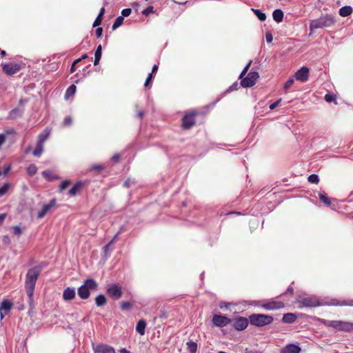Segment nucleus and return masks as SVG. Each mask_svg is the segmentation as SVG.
<instances>
[{
	"label": "nucleus",
	"mask_w": 353,
	"mask_h": 353,
	"mask_svg": "<svg viewBox=\"0 0 353 353\" xmlns=\"http://www.w3.org/2000/svg\"><path fill=\"white\" fill-rule=\"evenodd\" d=\"M259 78V74L257 72H250L246 77L241 79V85L243 88L252 87Z\"/></svg>",
	"instance_id": "8"
},
{
	"label": "nucleus",
	"mask_w": 353,
	"mask_h": 353,
	"mask_svg": "<svg viewBox=\"0 0 353 353\" xmlns=\"http://www.w3.org/2000/svg\"><path fill=\"white\" fill-rule=\"evenodd\" d=\"M123 20H124V19H123V17H121V16L118 17L115 19V21H114V23H113L112 26V29L113 30H116L117 28H119V26H121L123 24Z\"/></svg>",
	"instance_id": "33"
},
{
	"label": "nucleus",
	"mask_w": 353,
	"mask_h": 353,
	"mask_svg": "<svg viewBox=\"0 0 353 353\" xmlns=\"http://www.w3.org/2000/svg\"><path fill=\"white\" fill-rule=\"evenodd\" d=\"M153 79H154V76H153L152 73H150L149 75L148 76V77L145 80V84H144L145 88L149 87V85L152 83Z\"/></svg>",
	"instance_id": "41"
},
{
	"label": "nucleus",
	"mask_w": 353,
	"mask_h": 353,
	"mask_svg": "<svg viewBox=\"0 0 353 353\" xmlns=\"http://www.w3.org/2000/svg\"><path fill=\"white\" fill-rule=\"evenodd\" d=\"M10 184L9 183H5L3 186L0 188V196H2L5 195L10 188Z\"/></svg>",
	"instance_id": "37"
},
{
	"label": "nucleus",
	"mask_w": 353,
	"mask_h": 353,
	"mask_svg": "<svg viewBox=\"0 0 353 353\" xmlns=\"http://www.w3.org/2000/svg\"><path fill=\"white\" fill-rule=\"evenodd\" d=\"M85 185V183L84 182H82V181H78L77 183H76L74 184V185L70 189V190L69 191V194L71 196H74L75 195H77L78 193H79L83 186Z\"/></svg>",
	"instance_id": "19"
},
{
	"label": "nucleus",
	"mask_w": 353,
	"mask_h": 353,
	"mask_svg": "<svg viewBox=\"0 0 353 353\" xmlns=\"http://www.w3.org/2000/svg\"><path fill=\"white\" fill-rule=\"evenodd\" d=\"M6 214H0V225L2 224V223L3 222L5 218H6Z\"/></svg>",
	"instance_id": "58"
},
{
	"label": "nucleus",
	"mask_w": 353,
	"mask_h": 353,
	"mask_svg": "<svg viewBox=\"0 0 353 353\" xmlns=\"http://www.w3.org/2000/svg\"><path fill=\"white\" fill-rule=\"evenodd\" d=\"M1 65L3 71L9 76L17 73L21 69V65L17 63H1Z\"/></svg>",
	"instance_id": "13"
},
{
	"label": "nucleus",
	"mask_w": 353,
	"mask_h": 353,
	"mask_svg": "<svg viewBox=\"0 0 353 353\" xmlns=\"http://www.w3.org/2000/svg\"><path fill=\"white\" fill-rule=\"evenodd\" d=\"M294 83V80L293 79H290L285 82L283 87L285 92L293 85Z\"/></svg>",
	"instance_id": "43"
},
{
	"label": "nucleus",
	"mask_w": 353,
	"mask_h": 353,
	"mask_svg": "<svg viewBox=\"0 0 353 353\" xmlns=\"http://www.w3.org/2000/svg\"><path fill=\"white\" fill-rule=\"evenodd\" d=\"M95 303L97 306H103L106 304L107 299L103 294H99L95 298Z\"/></svg>",
	"instance_id": "28"
},
{
	"label": "nucleus",
	"mask_w": 353,
	"mask_h": 353,
	"mask_svg": "<svg viewBox=\"0 0 353 353\" xmlns=\"http://www.w3.org/2000/svg\"><path fill=\"white\" fill-rule=\"evenodd\" d=\"M294 293V290L292 287H289L288 288V290H286L285 293V294H290L291 295H292Z\"/></svg>",
	"instance_id": "57"
},
{
	"label": "nucleus",
	"mask_w": 353,
	"mask_h": 353,
	"mask_svg": "<svg viewBox=\"0 0 353 353\" xmlns=\"http://www.w3.org/2000/svg\"><path fill=\"white\" fill-rule=\"evenodd\" d=\"M308 181L312 183H318L319 182V178L317 174H312L308 176Z\"/></svg>",
	"instance_id": "38"
},
{
	"label": "nucleus",
	"mask_w": 353,
	"mask_h": 353,
	"mask_svg": "<svg viewBox=\"0 0 353 353\" xmlns=\"http://www.w3.org/2000/svg\"><path fill=\"white\" fill-rule=\"evenodd\" d=\"M249 321V319L239 316L233 321L232 327L238 331H243L248 326Z\"/></svg>",
	"instance_id": "12"
},
{
	"label": "nucleus",
	"mask_w": 353,
	"mask_h": 353,
	"mask_svg": "<svg viewBox=\"0 0 353 353\" xmlns=\"http://www.w3.org/2000/svg\"><path fill=\"white\" fill-rule=\"evenodd\" d=\"M296 320V316L293 313L285 314L282 318V321L285 323H292Z\"/></svg>",
	"instance_id": "22"
},
{
	"label": "nucleus",
	"mask_w": 353,
	"mask_h": 353,
	"mask_svg": "<svg viewBox=\"0 0 353 353\" xmlns=\"http://www.w3.org/2000/svg\"><path fill=\"white\" fill-rule=\"evenodd\" d=\"M75 64L74 63H72V66H71V68H70V72L71 73H73L75 72Z\"/></svg>",
	"instance_id": "61"
},
{
	"label": "nucleus",
	"mask_w": 353,
	"mask_h": 353,
	"mask_svg": "<svg viewBox=\"0 0 353 353\" xmlns=\"http://www.w3.org/2000/svg\"><path fill=\"white\" fill-rule=\"evenodd\" d=\"M10 169H11L10 165H7L6 166H5L3 168V174L5 176L7 175L9 173Z\"/></svg>",
	"instance_id": "52"
},
{
	"label": "nucleus",
	"mask_w": 353,
	"mask_h": 353,
	"mask_svg": "<svg viewBox=\"0 0 353 353\" xmlns=\"http://www.w3.org/2000/svg\"><path fill=\"white\" fill-rule=\"evenodd\" d=\"M281 99H279L277 100L276 101H275L274 103H272L270 105V110H274V108H276L279 104L281 103Z\"/></svg>",
	"instance_id": "51"
},
{
	"label": "nucleus",
	"mask_w": 353,
	"mask_h": 353,
	"mask_svg": "<svg viewBox=\"0 0 353 353\" xmlns=\"http://www.w3.org/2000/svg\"><path fill=\"white\" fill-rule=\"evenodd\" d=\"M300 303L302 305L305 307H316L319 305V301L314 297L303 298Z\"/></svg>",
	"instance_id": "18"
},
{
	"label": "nucleus",
	"mask_w": 353,
	"mask_h": 353,
	"mask_svg": "<svg viewBox=\"0 0 353 353\" xmlns=\"http://www.w3.org/2000/svg\"><path fill=\"white\" fill-rule=\"evenodd\" d=\"M254 14H256V16L258 17V19L261 21H263L266 19V15L265 13L262 12L261 10H253Z\"/></svg>",
	"instance_id": "35"
},
{
	"label": "nucleus",
	"mask_w": 353,
	"mask_h": 353,
	"mask_svg": "<svg viewBox=\"0 0 353 353\" xmlns=\"http://www.w3.org/2000/svg\"><path fill=\"white\" fill-rule=\"evenodd\" d=\"M132 12V10L130 8H125L122 10L121 12V14H122V16L121 17H128Z\"/></svg>",
	"instance_id": "45"
},
{
	"label": "nucleus",
	"mask_w": 353,
	"mask_h": 353,
	"mask_svg": "<svg viewBox=\"0 0 353 353\" xmlns=\"http://www.w3.org/2000/svg\"><path fill=\"white\" fill-rule=\"evenodd\" d=\"M103 165H92L91 168H90V170H96L97 172H100L102 170H103Z\"/></svg>",
	"instance_id": "46"
},
{
	"label": "nucleus",
	"mask_w": 353,
	"mask_h": 353,
	"mask_svg": "<svg viewBox=\"0 0 353 353\" xmlns=\"http://www.w3.org/2000/svg\"><path fill=\"white\" fill-rule=\"evenodd\" d=\"M77 90V87L75 85L72 84L70 85L68 89L66 90L65 94V98L68 99L74 95Z\"/></svg>",
	"instance_id": "29"
},
{
	"label": "nucleus",
	"mask_w": 353,
	"mask_h": 353,
	"mask_svg": "<svg viewBox=\"0 0 353 353\" xmlns=\"http://www.w3.org/2000/svg\"><path fill=\"white\" fill-rule=\"evenodd\" d=\"M319 199L324 203V204L327 206H330L332 204L331 199L327 196V194L325 192L320 193L319 194Z\"/></svg>",
	"instance_id": "26"
},
{
	"label": "nucleus",
	"mask_w": 353,
	"mask_h": 353,
	"mask_svg": "<svg viewBox=\"0 0 353 353\" xmlns=\"http://www.w3.org/2000/svg\"><path fill=\"white\" fill-rule=\"evenodd\" d=\"M212 322L214 326L222 327L230 324L232 320L224 315L214 314Z\"/></svg>",
	"instance_id": "9"
},
{
	"label": "nucleus",
	"mask_w": 353,
	"mask_h": 353,
	"mask_svg": "<svg viewBox=\"0 0 353 353\" xmlns=\"http://www.w3.org/2000/svg\"><path fill=\"white\" fill-rule=\"evenodd\" d=\"M325 324L339 331H353V323L343 321H328Z\"/></svg>",
	"instance_id": "6"
},
{
	"label": "nucleus",
	"mask_w": 353,
	"mask_h": 353,
	"mask_svg": "<svg viewBox=\"0 0 353 353\" xmlns=\"http://www.w3.org/2000/svg\"><path fill=\"white\" fill-rule=\"evenodd\" d=\"M41 267L34 266L28 270L25 281V287L29 297L32 296L35 288L36 282L41 274Z\"/></svg>",
	"instance_id": "2"
},
{
	"label": "nucleus",
	"mask_w": 353,
	"mask_h": 353,
	"mask_svg": "<svg viewBox=\"0 0 353 353\" xmlns=\"http://www.w3.org/2000/svg\"><path fill=\"white\" fill-rule=\"evenodd\" d=\"M120 154H115L113 155V157H112V160L115 162V163H118L120 160Z\"/></svg>",
	"instance_id": "55"
},
{
	"label": "nucleus",
	"mask_w": 353,
	"mask_h": 353,
	"mask_svg": "<svg viewBox=\"0 0 353 353\" xmlns=\"http://www.w3.org/2000/svg\"><path fill=\"white\" fill-rule=\"evenodd\" d=\"M81 61V57H80V58H79V59H76V60L73 62V63H74V64L76 65L77 63H79V62H80Z\"/></svg>",
	"instance_id": "63"
},
{
	"label": "nucleus",
	"mask_w": 353,
	"mask_h": 353,
	"mask_svg": "<svg viewBox=\"0 0 353 353\" xmlns=\"http://www.w3.org/2000/svg\"><path fill=\"white\" fill-rule=\"evenodd\" d=\"M324 98L326 102L331 103L336 100V95L332 94H326Z\"/></svg>",
	"instance_id": "40"
},
{
	"label": "nucleus",
	"mask_w": 353,
	"mask_h": 353,
	"mask_svg": "<svg viewBox=\"0 0 353 353\" xmlns=\"http://www.w3.org/2000/svg\"><path fill=\"white\" fill-rule=\"evenodd\" d=\"M13 233L15 235H19L21 234V229L19 226H14L13 228Z\"/></svg>",
	"instance_id": "50"
},
{
	"label": "nucleus",
	"mask_w": 353,
	"mask_h": 353,
	"mask_svg": "<svg viewBox=\"0 0 353 353\" xmlns=\"http://www.w3.org/2000/svg\"><path fill=\"white\" fill-rule=\"evenodd\" d=\"M132 307V303L130 301H122L121 303V309L122 310H127Z\"/></svg>",
	"instance_id": "36"
},
{
	"label": "nucleus",
	"mask_w": 353,
	"mask_h": 353,
	"mask_svg": "<svg viewBox=\"0 0 353 353\" xmlns=\"http://www.w3.org/2000/svg\"><path fill=\"white\" fill-rule=\"evenodd\" d=\"M251 63H252V61H250L247 65L244 68V69L243 70V71L241 72V73L239 75V79H242L245 75V74L248 72L250 65H251Z\"/></svg>",
	"instance_id": "42"
},
{
	"label": "nucleus",
	"mask_w": 353,
	"mask_h": 353,
	"mask_svg": "<svg viewBox=\"0 0 353 353\" xmlns=\"http://www.w3.org/2000/svg\"><path fill=\"white\" fill-rule=\"evenodd\" d=\"M121 233V231H119V232L116 234V235L114 236V238H113V239L110 241V243L113 244V243L116 241V240H117V237L119 236V235Z\"/></svg>",
	"instance_id": "56"
},
{
	"label": "nucleus",
	"mask_w": 353,
	"mask_h": 353,
	"mask_svg": "<svg viewBox=\"0 0 353 353\" xmlns=\"http://www.w3.org/2000/svg\"><path fill=\"white\" fill-rule=\"evenodd\" d=\"M0 54L2 56V57H4L6 56V52L5 50H1V52H0Z\"/></svg>",
	"instance_id": "64"
},
{
	"label": "nucleus",
	"mask_w": 353,
	"mask_h": 353,
	"mask_svg": "<svg viewBox=\"0 0 353 353\" xmlns=\"http://www.w3.org/2000/svg\"><path fill=\"white\" fill-rule=\"evenodd\" d=\"M288 353H300L301 347L294 344H290L286 347Z\"/></svg>",
	"instance_id": "31"
},
{
	"label": "nucleus",
	"mask_w": 353,
	"mask_h": 353,
	"mask_svg": "<svg viewBox=\"0 0 353 353\" xmlns=\"http://www.w3.org/2000/svg\"><path fill=\"white\" fill-rule=\"evenodd\" d=\"M102 33H103V29L102 28H97V30H96V36L97 38H100L102 35Z\"/></svg>",
	"instance_id": "53"
},
{
	"label": "nucleus",
	"mask_w": 353,
	"mask_h": 353,
	"mask_svg": "<svg viewBox=\"0 0 353 353\" xmlns=\"http://www.w3.org/2000/svg\"><path fill=\"white\" fill-rule=\"evenodd\" d=\"M12 305H13V303L11 301H8V300H4L1 303L0 310H3L5 312H8L12 309Z\"/></svg>",
	"instance_id": "30"
},
{
	"label": "nucleus",
	"mask_w": 353,
	"mask_h": 353,
	"mask_svg": "<svg viewBox=\"0 0 353 353\" xmlns=\"http://www.w3.org/2000/svg\"><path fill=\"white\" fill-rule=\"evenodd\" d=\"M249 321L252 325L263 327L270 325L274 318L272 316L264 314H252L249 316Z\"/></svg>",
	"instance_id": "5"
},
{
	"label": "nucleus",
	"mask_w": 353,
	"mask_h": 353,
	"mask_svg": "<svg viewBox=\"0 0 353 353\" xmlns=\"http://www.w3.org/2000/svg\"><path fill=\"white\" fill-rule=\"evenodd\" d=\"M261 306L266 310H275L284 307L285 304L282 301H270L263 303Z\"/></svg>",
	"instance_id": "15"
},
{
	"label": "nucleus",
	"mask_w": 353,
	"mask_h": 353,
	"mask_svg": "<svg viewBox=\"0 0 353 353\" xmlns=\"http://www.w3.org/2000/svg\"><path fill=\"white\" fill-rule=\"evenodd\" d=\"M75 296L76 292L73 288L67 287L63 292V299L65 301L73 300Z\"/></svg>",
	"instance_id": "17"
},
{
	"label": "nucleus",
	"mask_w": 353,
	"mask_h": 353,
	"mask_svg": "<svg viewBox=\"0 0 353 353\" xmlns=\"http://www.w3.org/2000/svg\"><path fill=\"white\" fill-rule=\"evenodd\" d=\"M121 353H131L130 351L127 350L125 348H122L120 350Z\"/></svg>",
	"instance_id": "62"
},
{
	"label": "nucleus",
	"mask_w": 353,
	"mask_h": 353,
	"mask_svg": "<svg viewBox=\"0 0 353 353\" xmlns=\"http://www.w3.org/2000/svg\"><path fill=\"white\" fill-rule=\"evenodd\" d=\"M92 347L94 353H116L114 349L107 344L99 343L95 345L92 343Z\"/></svg>",
	"instance_id": "14"
},
{
	"label": "nucleus",
	"mask_w": 353,
	"mask_h": 353,
	"mask_svg": "<svg viewBox=\"0 0 353 353\" xmlns=\"http://www.w3.org/2000/svg\"><path fill=\"white\" fill-rule=\"evenodd\" d=\"M158 68H159V67H158V65H153V67H152V72H151V73H152V74H153L154 73H155V72L157 71Z\"/></svg>",
	"instance_id": "59"
},
{
	"label": "nucleus",
	"mask_w": 353,
	"mask_h": 353,
	"mask_svg": "<svg viewBox=\"0 0 353 353\" xmlns=\"http://www.w3.org/2000/svg\"><path fill=\"white\" fill-rule=\"evenodd\" d=\"M265 39L268 43H271L273 40V36L271 32H266Z\"/></svg>",
	"instance_id": "48"
},
{
	"label": "nucleus",
	"mask_w": 353,
	"mask_h": 353,
	"mask_svg": "<svg viewBox=\"0 0 353 353\" xmlns=\"http://www.w3.org/2000/svg\"><path fill=\"white\" fill-rule=\"evenodd\" d=\"M98 288V284L93 279H88L78 288V295L81 299H88L90 296V291H96Z\"/></svg>",
	"instance_id": "4"
},
{
	"label": "nucleus",
	"mask_w": 353,
	"mask_h": 353,
	"mask_svg": "<svg viewBox=\"0 0 353 353\" xmlns=\"http://www.w3.org/2000/svg\"><path fill=\"white\" fill-rule=\"evenodd\" d=\"M50 130L46 128L43 132L41 133L37 137L36 148L32 152L34 157H40L43 150V143L50 135Z\"/></svg>",
	"instance_id": "7"
},
{
	"label": "nucleus",
	"mask_w": 353,
	"mask_h": 353,
	"mask_svg": "<svg viewBox=\"0 0 353 353\" xmlns=\"http://www.w3.org/2000/svg\"><path fill=\"white\" fill-rule=\"evenodd\" d=\"M108 294L114 300L119 299L122 296L121 287L118 284H112L107 289Z\"/></svg>",
	"instance_id": "10"
},
{
	"label": "nucleus",
	"mask_w": 353,
	"mask_h": 353,
	"mask_svg": "<svg viewBox=\"0 0 353 353\" xmlns=\"http://www.w3.org/2000/svg\"><path fill=\"white\" fill-rule=\"evenodd\" d=\"M205 117V113L203 111L197 109L187 110L181 118V128L184 130H190L196 124L198 119L202 123Z\"/></svg>",
	"instance_id": "1"
},
{
	"label": "nucleus",
	"mask_w": 353,
	"mask_h": 353,
	"mask_svg": "<svg viewBox=\"0 0 353 353\" xmlns=\"http://www.w3.org/2000/svg\"><path fill=\"white\" fill-rule=\"evenodd\" d=\"M296 80L301 82H306L309 77V69L307 67H302L294 74Z\"/></svg>",
	"instance_id": "16"
},
{
	"label": "nucleus",
	"mask_w": 353,
	"mask_h": 353,
	"mask_svg": "<svg viewBox=\"0 0 353 353\" xmlns=\"http://www.w3.org/2000/svg\"><path fill=\"white\" fill-rule=\"evenodd\" d=\"M27 174L29 176L34 175L37 172V168L34 164H30L26 169Z\"/></svg>",
	"instance_id": "34"
},
{
	"label": "nucleus",
	"mask_w": 353,
	"mask_h": 353,
	"mask_svg": "<svg viewBox=\"0 0 353 353\" xmlns=\"http://www.w3.org/2000/svg\"><path fill=\"white\" fill-rule=\"evenodd\" d=\"M42 176L49 181H54L58 177L50 170H45L42 172Z\"/></svg>",
	"instance_id": "25"
},
{
	"label": "nucleus",
	"mask_w": 353,
	"mask_h": 353,
	"mask_svg": "<svg viewBox=\"0 0 353 353\" xmlns=\"http://www.w3.org/2000/svg\"><path fill=\"white\" fill-rule=\"evenodd\" d=\"M186 345H187L188 350L190 353H196V352L197 344L195 342H194L192 341H190L186 343Z\"/></svg>",
	"instance_id": "32"
},
{
	"label": "nucleus",
	"mask_w": 353,
	"mask_h": 353,
	"mask_svg": "<svg viewBox=\"0 0 353 353\" xmlns=\"http://www.w3.org/2000/svg\"><path fill=\"white\" fill-rule=\"evenodd\" d=\"M70 185V181L68 180H65L61 183L59 185V190L63 191L65 190Z\"/></svg>",
	"instance_id": "39"
},
{
	"label": "nucleus",
	"mask_w": 353,
	"mask_h": 353,
	"mask_svg": "<svg viewBox=\"0 0 353 353\" xmlns=\"http://www.w3.org/2000/svg\"><path fill=\"white\" fill-rule=\"evenodd\" d=\"M353 12V9L350 6H345L339 9V14L343 17L350 16Z\"/></svg>",
	"instance_id": "21"
},
{
	"label": "nucleus",
	"mask_w": 353,
	"mask_h": 353,
	"mask_svg": "<svg viewBox=\"0 0 353 353\" xmlns=\"http://www.w3.org/2000/svg\"><path fill=\"white\" fill-rule=\"evenodd\" d=\"M57 208L56 199H52L48 204L43 205L41 210L38 212L37 218L41 219L45 215Z\"/></svg>",
	"instance_id": "11"
},
{
	"label": "nucleus",
	"mask_w": 353,
	"mask_h": 353,
	"mask_svg": "<svg viewBox=\"0 0 353 353\" xmlns=\"http://www.w3.org/2000/svg\"><path fill=\"white\" fill-rule=\"evenodd\" d=\"M152 12H153V7L152 6H149L143 11V14L145 15H148V14L152 13Z\"/></svg>",
	"instance_id": "49"
},
{
	"label": "nucleus",
	"mask_w": 353,
	"mask_h": 353,
	"mask_svg": "<svg viewBox=\"0 0 353 353\" xmlns=\"http://www.w3.org/2000/svg\"><path fill=\"white\" fill-rule=\"evenodd\" d=\"M104 13H105V8H101L100 11H99V14L98 16L103 17Z\"/></svg>",
	"instance_id": "60"
},
{
	"label": "nucleus",
	"mask_w": 353,
	"mask_h": 353,
	"mask_svg": "<svg viewBox=\"0 0 353 353\" xmlns=\"http://www.w3.org/2000/svg\"><path fill=\"white\" fill-rule=\"evenodd\" d=\"M272 17L276 22L280 23L283 19V12L280 9H276L273 12Z\"/></svg>",
	"instance_id": "24"
},
{
	"label": "nucleus",
	"mask_w": 353,
	"mask_h": 353,
	"mask_svg": "<svg viewBox=\"0 0 353 353\" xmlns=\"http://www.w3.org/2000/svg\"><path fill=\"white\" fill-rule=\"evenodd\" d=\"M335 23V17L332 14H322L319 18L310 21V30L312 31L316 29L330 28L334 26Z\"/></svg>",
	"instance_id": "3"
},
{
	"label": "nucleus",
	"mask_w": 353,
	"mask_h": 353,
	"mask_svg": "<svg viewBox=\"0 0 353 353\" xmlns=\"http://www.w3.org/2000/svg\"><path fill=\"white\" fill-rule=\"evenodd\" d=\"M102 22V17L97 16V17L95 19L94 23H93V27H97L99 25H101Z\"/></svg>",
	"instance_id": "44"
},
{
	"label": "nucleus",
	"mask_w": 353,
	"mask_h": 353,
	"mask_svg": "<svg viewBox=\"0 0 353 353\" xmlns=\"http://www.w3.org/2000/svg\"><path fill=\"white\" fill-rule=\"evenodd\" d=\"M112 245V244L110 243V242H109L108 244H107L105 246L103 247V252H104L105 256L109 255V250Z\"/></svg>",
	"instance_id": "47"
},
{
	"label": "nucleus",
	"mask_w": 353,
	"mask_h": 353,
	"mask_svg": "<svg viewBox=\"0 0 353 353\" xmlns=\"http://www.w3.org/2000/svg\"><path fill=\"white\" fill-rule=\"evenodd\" d=\"M72 123V118L70 117H67L64 119V125L68 126L70 125Z\"/></svg>",
	"instance_id": "54"
},
{
	"label": "nucleus",
	"mask_w": 353,
	"mask_h": 353,
	"mask_svg": "<svg viewBox=\"0 0 353 353\" xmlns=\"http://www.w3.org/2000/svg\"><path fill=\"white\" fill-rule=\"evenodd\" d=\"M101 54H102V48H101V46L99 45L97 47V48L95 51V54H94V65H97L99 64V61L101 57Z\"/></svg>",
	"instance_id": "27"
},
{
	"label": "nucleus",
	"mask_w": 353,
	"mask_h": 353,
	"mask_svg": "<svg viewBox=\"0 0 353 353\" xmlns=\"http://www.w3.org/2000/svg\"><path fill=\"white\" fill-rule=\"evenodd\" d=\"M145 321L143 319H141L138 321L137 324L136 330L140 335H143L145 334Z\"/></svg>",
	"instance_id": "23"
},
{
	"label": "nucleus",
	"mask_w": 353,
	"mask_h": 353,
	"mask_svg": "<svg viewBox=\"0 0 353 353\" xmlns=\"http://www.w3.org/2000/svg\"><path fill=\"white\" fill-rule=\"evenodd\" d=\"M332 305L335 306H352L353 307V300L352 299H347V300H340V299H332Z\"/></svg>",
	"instance_id": "20"
}]
</instances>
